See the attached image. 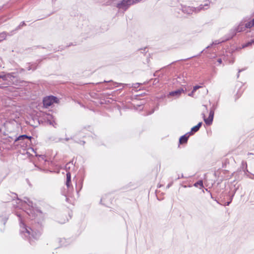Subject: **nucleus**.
Returning a JSON list of instances; mask_svg holds the SVG:
<instances>
[{
	"label": "nucleus",
	"mask_w": 254,
	"mask_h": 254,
	"mask_svg": "<svg viewBox=\"0 0 254 254\" xmlns=\"http://www.w3.org/2000/svg\"><path fill=\"white\" fill-rule=\"evenodd\" d=\"M202 125V123H199L197 125L191 128L190 131L188 132L190 135H193L195 132H197Z\"/></svg>",
	"instance_id": "5"
},
{
	"label": "nucleus",
	"mask_w": 254,
	"mask_h": 254,
	"mask_svg": "<svg viewBox=\"0 0 254 254\" xmlns=\"http://www.w3.org/2000/svg\"><path fill=\"white\" fill-rule=\"evenodd\" d=\"M251 43H252V44H254V39L251 40Z\"/></svg>",
	"instance_id": "16"
},
{
	"label": "nucleus",
	"mask_w": 254,
	"mask_h": 254,
	"mask_svg": "<svg viewBox=\"0 0 254 254\" xmlns=\"http://www.w3.org/2000/svg\"><path fill=\"white\" fill-rule=\"evenodd\" d=\"M217 62L219 64H221L222 63L221 59H218L217 60Z\"/></svg>",
	"instance_id": "14"
},
{
	"label": "nucleus",
	"mask_w": 254,
	"mask_h": 254,
	"mask_svg": "<svg viewBox=\"0 0 254 254\" xmlns=\"http://www.w3.org/2000/svg\"><path fill=\"white\" fill-rule=\"evenodd\" d=\"M58 99L53 96H49L45 97L43 100V105L45 107L48 108L53 105L54 103H58Z\"/></svg>",
	"instance_id": "1"
},
{
	"label": "nucleus",
	"mask_w": 254,
	"mask_h": 254,
	"mask_svg": "<svg viewBox=\"0 0 254 254\" xmlns=\"http://www.w3.org/2000/svg\"><path fill=\"white\" fill-rule=\"evenodd\" d=\"M66 185L68 188L71 185V175L69 172L66 174Z\"/></svg>",
	"instance_id": "7"
},
{
	"label": "nucleus",
	"mask_w": 254,
	"mask_h": 254,
	"mask_svg": "<svg viewBox=\"0 0 254 254\" xmlns=\"http://www.w3.org/2000/svg\"><path fill=\"white\" fill-rule=\"evenodd\" d=\"M2 77L1 76H0V78Z\"/></svg>",
	"instance_id": "17"
},
{
	"label": "nucleus",
	"mask_w": 254,
	"mask_h": 254,
	"mask_svg": "<svg viewBox=\"0 0 254 254\" xmlns=\"http://www.w3.org/2000/svg\"><path fill=\"white\" fill-rule=\"evenodd\" d=\"M252 45H253L252 43H251V41L248 42L246 44L242 45V48H245L246 47L250 46H251Z\"/></svg>",
	"instance_id": "11"
},
{
	"label": "nucleus",
	"mask_w": 254,
	"mask_h": 254,
	"mask_svg": "<svg viewBox=\"0 0 254 254\" xmlns=\"http://www.w3.org/2000/svg\"><path fill=\"white\" fill-rule=\"evenodd\" d=\"M202 86H199V85H196L193 87L192 90H193V92H195L196 90L201 88Z\"/></svg>",
	"instance_id": "12"
},
{
	"label": "nucleus",
	"mask_w": 254,
	"mask_h": 254,
	"mask_svg": "<svg viewBox=\"0 0 254 254\" xmlns=\"http://www.w3.org/2000/svg\"><path fill=\"white\" fill-rule=\"evenodd\" d=\"M194 92H193V90H192V91L189 93L188 95L190 97H193Z\"/></svg>",
	"instance_id": "13"
},
{
	"label": "nucleus",
	"mask_w": 254,
	"mask_h": 254,
	"mask_svg": "<svg viewBox=\"0 0 254 254\" xmlns=\"http://www.w3.org/2000/svg\"><path fill=\"white\" fill-rule=\"evenodd\" d=\"M26 232L28 233L29 235H30V232L28 229L26 230Z\"/></svg>",
	"instance_id": "15"
},
{
	"label": "nucleus",
	"mask_w": 254,
	"mask_h": 254,
	"mask_svg": "<svg viewBox=\"0 0 254 254\" xmlns=\"http://www.w3.org/2000/svg\"><path fill=\"white\" fill-rule=\"evenodd\" d=\"M247 28L246 24L240 23L235 29V31L236 32H241L245 31Z\"/></svg>",
	"instance_id": "6"
},
{
	"label": "nucleus",
	"mask_w": 254,
	"mask_h": 254,
	"mask_svg": "<svg viewBox=\"0 0 254 254\" xmlns=\"http://www.w3.org/2000/svg\"><path fill=\"white\" fill-rule=\"evenodd\" d=\"M194 186L196 187L199 186L200 188L203 187V182L202 180H200L194 184Z\"/></svg>",
	"instance_id": "10"
},
{
	"label": "nucleus",
	"mask_w": 254,
	"mask_h": 254,
	"mask_svg": "<svg viewBox=\"0 0 254 254\" xmlns=\"http://www.w3.org/2000/svg\"><path fill=\"white\" fill-rule=\"evenodd\" d=\"M182 93H185V91L183 88H180L176 91L170 92L169 95L171 96L179 97Z\"/></svg>",
	"instance_id": "3"
},
{
	"label": "nucleus",
	"mask_w": 254,
	"mask_h": 254,
	"mask_svg": "<svg viewBox=\"0 0 254 254\" xmlns=\"http://www.w3.org/2000/svg\"><path fill=\"white\" fill-rule=\"evenodd\" d=\"M31 138L32 137L31 136H27L26 135H22L19 136L17 138V140H23V139H25V138H28V139L31 140Z\"/></svg>",
	"instance_id": "9"
},
{
	"label": "nucleus",
	"mask_w": 254,
	"mask_h": 254,
	"mask_svg": "<svg viewBox=\"0 0 254 254\" xmlns=\"http://www.w3.org/2000/svg\"><path fill=\"white\" fill-rule=\"evenodd\" d=\"M254 26V18L251 21L246 23V26L247 28H251Z\"/></svg>",
	"instance_id": "8"
},
{
	"label": "nucleus",
	"mask_w": 254,
	"mask_h": 254,
	"mask_svg": "<svg viewBox=\"0 0 254 254\" xmlns=\"http://www.w3.org/2000/svg\"><path fill=\"white\" fill-rule=\"evenodd\" d=\"M214 117V112L211 110L209 112V116L207 118H205V116H203L204 121L206 124L210 125L212 124Z\"/></svg>",
	"instance_id": "2"
},
{
	"label": "nucleus",
	"mask_w": 254,
	"mask_h": 254,
	"mask_svg": "<svg viewBox=\"0 0 254 254\" xmlns=\"http://www.w3.org/2000/svg\"><path fill=\"white\" fill-rule=\"evenodd\" d=\"M190 135L188 132L185 135L182 136L179 139L180 144H185L188 141V140Z\"/></svg>",
	"instance_id": "4"
}]
</instances>
